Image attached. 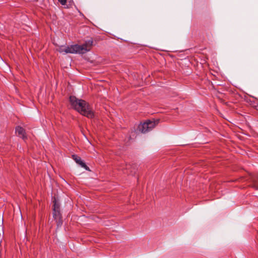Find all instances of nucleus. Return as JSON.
<instances>
[{
	"instance_id": "f257e3e1",
	"label": "nucleus",
	"mask_w": 258,
	"mask_h": 258,
	"mask_svg": "<svg viewBox=\"0 0 258 258\" xmlns=\"http://www.w3.org/2000/svg\"><path fill=\"white\" fill-rule=\"evenodd\" d=\"M70 102L72 106L82 115L88 117H94V113L88 103L85 100L77 99L75 96L70 97Z\"/></svg>"
},
{
	"instance_id": "f03ea898",
	"label": "nucleus",
	"mask_w": 258,
	"mask_h": 258,
	"mask_svg": "<svg viewBox=\"0 0 258 258\" xmlns=\"http://www.w3.org/2000/svg\"><path fill=\"white\" fill-rule=\"evenodd\" d=\"M158 122V120L153 121L148 120L143 123L140 124L138 127V130L142 133H146L151 131L153 128H154Z\"/></svg>"
},
{
	"instance_id": "7ed1b4c3",
	"label": "nucleus",
	"mask_w": 258,
	"mask_h": 258,
	"mask_svg": "<svg viewBox=\"0 0 258 258\" xmlns=\"http://www.w3.org/2000/svg\"><path fill=\"white\" fill-rule=\"evenodd\" d=\"M84 50L80 46V45L75 44L66 47V53H79L81 54V51Z\"/></svg>"
},
{
	"instance_id": "20e7f679",
	"label": "nucleus",
	"mask_w": 258,
	"mask_h": 258,
	"mask_svg": "<svg viewBox=\"0 0 258 258\" xmlns=\"http://www.w3.org/2000/svg\"><path fill=\"white\" fill-rule=\"evenodd\" d=\"M93 44V40L92 38H91L90 39L86 41L83 44L80 45V46L82 48V49H84L82 50L81 54H84L86 52L89 51L91 49Z\"/></svg>"
},
{
	"instance_id": "39448f33",
	"label": "nucleus",
	"mask_w": 258,
	"mask_h": 258,
	"mask_svg": "<svg viewBox=\"0 0 258 258\" xmlns=\"http://www.w3.org/2000/svg\"><path fill=\"white\" fill-rule=\"evenodd\" d=\"M72 158L76 161V162L81 165L82 167L84 168L86 170H89V167L84 162L82 161L81 158L79 156H78L76 155H72Z\"/></svg>"
},
{
	"instance_id": "423d86ee",
	"label": "nucleus",
	"mask_w": 258,
	"mask_h": 258,
	"mask_svg": "<svg viewBox=\"0 0 258 258\" xmlns=\"http://www.w3.org/2000/svg\"><path fill=\"white\" fill-rule=\"evenodd\" d=\"M16 133L21 136L23 139H27L25 130L21 126H18L16 127Z\"/></svg>"
},
{
	"instance_id": "0eeeda50",
	"label": "nucleus",
	"mask_w": 258,
	"mask_h": 258,
	"mask_svg": "<svg viewBox=\"0 0 258 258\" xmlns=\"http://www.w3.org/2000/svg\"><path fill=\"white\" fill-rule=\"evenodd\" d=\"M252 187L255 189H258V175H255L251 177Z\"/></svg>"
},
{
	"instance_id": "6e6552de",
	"label": "nucleus",
	"mask_w": 258,
	"mask_h": 258,
	"mask_svg": "<svg viewBox=\"0 0 258 258\" xmlns=\"http://www.w3.org/2000/svg\"><path fill=\"white\" fill-rule=\"evenodd\" d=\"M53 216L55 220H57V219L61 218L59 210L53 211Z\"/></svg>"
},
{
	"instance_id": "1a4fd4ad",
	"label": "nucleus",
	"mask_w": 258,
	"mask_h": 258,
	"mask_svg": "<svg viewBox=\"0 0 258 258\" xmlns=\"http://www.w3.org/2000/svg\"><path fill=\"white\" fill-rule=\"evenodd\" d=\"M53 211L54 210H59V205L58 203H57L56 201H55V200L53 201Z\"/></svg>"
},
{
	"instance_id": "9d476101",
	"label": "nucleus",
	"mask_w": 258,
	"mask_h": 258,
	"mask_svg": "<svg viewBox=\"0 0 258 258\" xmlns=\"http://www.w3.org/2000/svg\"><path fill=\"white\" fill-rule=\"evenodd\" d=\"M57 50L60 53L64 52L66 53V47L63 46H61L58 48Z\"/></svg>"
},
{
	"instance_id": "9b49d317",
	"label": "nucleus",
	"mask_w": 258,
	"mask_h": 258,
	"mask_svg": "<svg viewBox=\"0 0 258 258\" xmlns=\"http://www.w3.org/2000/svg\"><path fill=\"white\" fill-rule=\"evenodd\" d=\"M55 221L58 227L61 226V225L62 224V220L61 219V218H60V219H57V220Z\"/></svg>"
},
{
	"instance_id": "f8f14e48",
	"label": "nucleus",
	"mask_w": 258,
	"mask_h": 258,
	"mask_svg": "<svg viewBox=\"0 0 258 258\" xmlns=\"http://www.w3.org/2000/svg\"><path fill=\"white\" fill-rule=\"evenodd\" d=\"M61 5L64 6L66 5L67 0H58Z\"/></svg>"
}]
</instances>
